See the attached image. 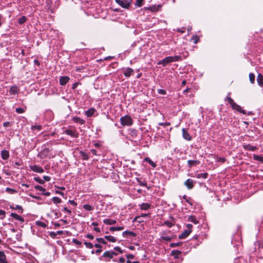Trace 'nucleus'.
Segmentation results:
<instances>
[{
    "label": "nucleus",
    "instance_id": "09e8293b",
    "mask_svg": "<svg viewBox=\"0 0 263 263\" xmlns=\"http://www.w3.org/2000/svg\"><path fill=\"white\" fill-rule=\"evenodd\" d=\"M84 244L85 245L86 247L88 248L91 249L92 248V247H93V245L91 242H85Z\"/></svg>",
    "mask_w": 263,
    "mask_h": 263
},
{
    "label": "nucleus",
    "instance_id": "de8ad7c7",
    "mask_svg": "<svg viewBox=\"0 0 263 263\" xmlns=\"http://www.w3.org/2000/svg\"><path fill=\"white\" fill-rule=\"evenodd\" d=\"M192 40L193 41V42L194 44H196L199 40V38H198V36L194 35V36H193V37L192 38Z\"/></svg>",
    "mask_w": 263,
    "mask_h": 263
},
{
    "label": "nucleus",
    "instance_id": "a211bd4d",
    "mask_svg": "<svg viewBox=\"0 0 263 263\" xmlns=\"http://www.w3.org/2000/svg\"><path fill=\"white\" fill-rule=\"evenodd\" d=\"M19 91L18 88L16 86H13L10 88L9 92L10 95H15Z\"/></svg>",
    "mask_w": 263,
    "mask_h": 263
},
{
    "label": "nucleus",
    "instance_id": "39448f33",
    "mask_svg": "<svg viewBox=\"0 0 263 263\" xmlns=\"http://www.w3.org/2000/svg\"><path fill=\"white\" fill-rule=\"evenodd\" d=\"M162 5L160 4L154 5L149 7H145L143 8V10L145 11L148 10L152 12H156L160 9Z\"/></svg>",
    "mask_w": 263,
    "mask_h": 263
},
{
    "label": "nucleus",
    "instance_id": "603ef678",
    "mask_svg": "<svg viewBox=\"0 0 263 263\" xmlns=\"http://www.w3.org/2000/svg\"><path fill=\"white\" fill-rule=\"evenodd\" d=\"M36 223L37 226H41L42 227H45L46 226V224L40 221H37Z\"/></svg>",
    "mask_w": 263,
    "mask_h": 263
},
{
    "label": "nucleus",
    "instance_id": "2f4dec72",
    "mask_svg": "<svg viewBox=\"0 0 263 263\" xmlns=\"http://www.w3.org/2000/svg\"><path fill=\"white\" fill-rule=\"evenodd\" d=\"M172 254L174 256L175 258H179V255L181 254V251L178 250H174L172 251Z\"/></svg>",
    "mask_w": 263,
    "mask_h": 263
},
{
    "label": "nucleus",
    "instance_id": "412c9836",
    "mask_svg": "<svg viewBox=\"0 0 263 263\" xmlns=\"http://www.w3.org/2000/svg\"><path fill=\"white\" fill-rule=\"evenodd\" d=\"M175 221L174 218H172V220L171 221H166L164 222V225L166 226L168 228H171L173 226L175 225Z\"/></svg>",
    "mask_w": 263,
    "mask_h": 263
},
{
    "label": "nucleus",
    "instance_id": "aec40b11",
    "mask_svg": "<svg viewBox=\"0 0 263 263\" xmlns=\"http://www.w3.org/2000/svg\"><path fill=\"white\" fill-rule=\"evenodd\" d=\"M122 235L123 237H126L128 236L135 237L136 236V234L133 232L126 231L122 233Z\"/></svg>",
    "mask_w": 263,
    "mask_h": 263
},
{
    "label": "nucleus",
    "instance_id": "0eeeda50",
    "mask_svg": "<svg viewBox=\"0 0 263 263\" xmlns=\"http://www.w3.org/2000/svg\"><path fill=\"white\" fill-rule=\"evenodd\" d=\"M29 167H30V168L32 171L36 172V173H43L44 172V169L42 167H41L37 165L34 164V165H30Z\"/></svg>",
    "mask_w": 263,
    "mask_h": 263
},
{
    "label": "nucleus",
    "instance_id": "b1692460",
    "mask_svg": "<svg viewBox=\"0 0 263 263\" xmlns=\"http://www.w3.org/2000/svg\"><path fill=\"white\" fill-rule=\"evenodd\" d=\"M244 148L247 151H254L256 149V147L255 146H252L250 144H247L243 145Z\"/></svg>",
    "mask_w": 263,
    "mask_h": 263
},
{
    "label": "nucleus",
    "instance_id": "680f3d73",
    "mask_svg": "<svg viewBox=\"0 0 263 263\" xmlns=\"http://www.w3.org/2000/svg\"><path fill=\"white\" fill-rule=\"evenodd\" d=\"M227 99L229 103L231 104V105H232L234 103L233 100L230 97H227Z\"/></svg>",
    "mask_w": 263,
    "mask_h": 263
},
{
    "label": "nucleus",
    "instance_id": "7ed1b4c3",
    "mask_svg": "<svg viewBox=\"0 0 263 263\" xmlns=\"http://www.w3.org/2000/svg\"><path fill=\"white\" fill-rule=\"evenodd\" d=\"M64 133L72 138H78L79 136L78 132H77L74 128H72V127L66 129Z\"/></svg>",
    "mask_w": 263,
    "mask_h": 263
},
{
    "label": "nucleus",
    "instance_id": "c85d7f7f",
    "mask_svg": "<svg viewBox=\"0 0 263 263\" xmlns=\"http://www.w3.org/2000/svg\"><path fill=\"white\" fill-rule=\"evenodd\" d=\"M104 238L107 239L108 241L112 242H115L116 241V238H115L112 236H110V235L105 236Z\"/></svg>",
    "mask_w": 263,
    "mask_h": 263
},
{
    "label": "nucleus",
    "instance_id": "a878e982",
    "mask_svg": "<svg viewBox=\"0 0 263 263\" xmlns=\"http://www.w3.org/2000/svg\"><path fill=\"white\" fill-rule=\"evenodd\" d=\"M187 220L189 221L192 222L193 223H194L195 224H197L199 222L198 220L196 219V217L194 216H189L187 218Z\"/></svg>",
    "mask_w": 263,
    "mask_h": 263
},
{
    "label": "nucleus",
    "instance_id": "4468645a",
    "mask_svg": "<svg viewBox=\"0 0 263 263\" xmlns=\"http://www.w3.org/2000/svg\"><path fill=\"white\" fill-rule=\"evenodd\" d=\"M10 215L12 218H13L14 219H15L17 220H18L19 221H20L21 222H23L24 221V218L22 216H20L19 215H18L16 213H11Z\"/></svg>",
    "mask_w": 263,
    "mask_h": 263
},
{
    "label": "nucleus",
    "instance_id": "ea45409f",
    "mask_svg": "<svg viewBox=\"0 0 263 263\" xmlns=\"http://www.w3.org/2000/svg\"><path fill=\"white\" fill-rule=\"evenodd\" d=\"M53 202L55 203H60L61 202V199L58 197H54L52 198Z\"/></svg>",
    "mask_w": 263,
    "mask_h": 263
},
{
    "label": "nucleus",
    "instance_id": "e2e57ef3",
    "mask_svg": "<svg viewBox=\"0 0 263 263\" xmlns=\"http://www.w3.org/2000/svg\"><path fill=\"white\" fill-rule=\"evenodd\" d=\"M72 242L76 245H80L81 243V242L80 241L76 239H73Z\"/></svg>",
    "mask_w": 263,
    "mask_h": 263
},
{
    "label": "nucleus",
    "instance_id": "9b49d317",
    "mask_svg": "<svg viewBox=\"0 0 263 263\" xmlns=\"http://www.w3.org/2000/svg\"><path fill=\"white\" fill-rule=\"evenodd\" d=\"M134 70L131 68H127L124 70L123 74L126 77H129L131 75L133 74Z\"/></svg>",
    "mask_w": 263,
    "mask_h": 263
},
{
    "label": "nucleus",
    "instance_id": "423d86ee",
    "mask_svg": "<svg viewBox=\"0 0 263 263\" xmlns=\"http://www.w3.org/2000/svg\"><path fill=\"white\" fill-rule=\"evenodd\" d=\"M116 2L120 5L121 7H122L123 8L125 9H128L130 5L131 2L129 0H115Z\"/></svg>",
    "mask_w": 263,
    "mask_h": 263
},
{
    "label": "nucleus",
    "instance_id": "f704fd0d",
    "mask_svg": "<svg viewBox=\"0 0 263 263\" xmlns=\"http://www.w3.org/2000/svg\"><path fill=\"white\" fill-rule=\"evenodd\" d=\"M136 2L135 5L137 7H140L142 6L143 4L144 0H135Z\"/></svg>",
    "mask_w": 263,
    "mask_h": 263
},
{
    "label": "nucleus",
    "instance_id": "69168bd1",
    "mask_svg": "<svg viewBox=\"0 0 263 263\" xmlns=\"http://www.w3.org/2000/svg\"><path fill=\"white\" fill-rule=\"evenodd\" d=\"M68 202L73 205H77V203L73 200H69Z\"/></svg>",
    "mask_w": 263,
    "mask_h": 263
},
{
    "label": "nucleus",
    "instance_id": "6e6552de",
    "mask_svg": "<svg viewBox=\"0 0 263 263\" xmlns=\"http://www.w3.org/2000/svg\"><path fill=\"white\" fill-rule=\"evenodd\" d=\"M118 255V253L114 251H105L103 256L104 257H107L109 258H112L114 256Z\"/></svg>",
    "mask_w": 263,
    "mask_h": 263
},
{
    "label": "nucleus",
    "instance_id": "393cba45",
    "mask_svg": "<svg viewBox=\"0 0 263 263\" xmlns=\"http://www.w3.org/2000/svg\"><path fill=\"white\" fill-rule=\"evenodd\" d=\"M103 222L104 223L109 225L114 224L116 223V221L115 220L109 218L104 219Z\"/></svg>",
    "mask_w": 263,
    "mask_h": 263
},
{
    "label": "nucleus",
    "instance_id": "f03ea898",
    "mask_svg": "<svg viewBox=\"0 0 263 263\" xmlns=\"http://www.w3.org/2000/svg\"><path fill=\"white\" fill-rule=\"evenodd\" d=\"M121 124L123 126H130L133 124V120L129 116L125 115L120 118Z\"/></svg>",
    "mask_w": 263,
    "mask_h": 263
},
{
    "label": "nucleus",
    "instance_id": "13d9d810",
    "mask_svg": "<svg viewBox=\"0 0 263 263\" xmlns=\"http://www.w3.org/2000/svg\"><path fill=\"white\" fill-rule=\"evenodd\" d=\"M82 156H83V158L84 160H87L88 159L89 157L87 154H85L84 153H82Z\"/></svg>",
    "mask_w": 263,
    "mask_h": 263
},
{
    "label": "nucleus",
    "instance_id": "37998d69",
    "mask_svg": "<svg viewBox=\"0 0 263 263\" xmlns=\"http://www.w3.org/2000/svg\"><path fill=\"white\" fill-rule=\"evenodd\" d=\"M116 252L119 254H121L123 253V250L119 247H116L114 248V251Z\"/></svg>",
    "mask_w": 263,
    "mask_h": 263
},
{
    "label": "nucleus",
    "instance_id": "bf43d9fd",
    "mask_svg": "<svg viewBox=\"0 0 263 263\" xmlns=\"http://www.w3.org/2000/svg\"><path fill=\"white\" fill-rule=\"evenodd\" d=\"M15 210H19V211H21V212H23V209H22V208L21 206L20 205H16L15 208Z\"/></svg>",
    "mask_w": 263,
    "mask_h": 263
},
{
    "label": "nucleus",
    "instance_id": "a18cd8bd",
    "mask_svg": "<svg viewBox=\"0 0 263 263\" xmlns=\"http://www.w3.org/2000/svg\"><path fill=\"white\" fill-rule=\"evenodd\" d=\"M99 243H103V244H106V242L103 238H97L96 239Z\"/></svg>",
    "mask_w": 263,
    "mask_h": 263
},
{
    "label": "nucleus",
    "instance_id": "dca6fc26",
    "mask_svg": "<svg viewBox=\"0 0 263 263\" xmlns=\"http://www.w3.org/2000/svg\"><path fill=\"white\" fill-rule=\"evenodd\" d=\"M1 157L3 160H7L9 157V153L7 150H3L1 152Z\"/></svg>",
    "mask_w": 263,
    "mask_h": 263
},
{
    "label": "nucleus",
    "instance_id": "864d4df0",
    "mask_svg": "<svg viewBox=\"0 0 263 263\" xmlns=\"http://www.w3.org/2000/svg\"><path fill=\"white\" fill-rule=\"evenodd\" d=\"M254 158L255 160H258V161H261L263 160V157H262L261 156H259L254 155Z\"/></svg>",
    "mask_w": 263,
    "mask_h": 263
},
{
    "label": "nucleus",
    "instance_id": "3c124183",
    "mask_svg": "<svg viewBox=\"0 0 263 263\" xmlns=\"http://www.w3.org/2000/svg\"><path fill=\"white\" fill-rule=\"evenodd\" d=\"M158 124L160 126H167L170 125L171 124L170 122H164V123L160 122L158 123Z\"/></svg>",
    "mask_w": 263,
    "mask_h": 263
},
{
    "label": "nucleus",
    "instance_id": "a19ab883",
    "mask_svg": "<svg viewBox=\"0 0 263 263\" xmlns=\"http://www.w3.org/2000/svg\"><path fill=\"white\" fill-rule=\"evenodd\" d=\"M83 208L88 211H91L93 209L90 205L87 204L83 205Z\"/></svg>",
    "mask_w": 263,
    "mask_h": 263
},
{
    "label": "nucleus",
    "instance_id": "c03bdc74",
    "mask_svg": "<svg viewBox=\"0 0 263 263\" xmlns=\"http://www.w3.org/2000/svg\"><path fill=\"white\" fill-rule=\"evenodd\" d=\"M6 191L10 194H14L16 192V191L15 190H14L13 189L9 188V187H7L6 189Z\"/></svg>",
    "mask_w": 263,
    "mask_h": 263
},
{
    "label": "nucleus",
    "instance_id": "6ab92c4d",
    "mask_svg": "<svg viewBox=\"0 0 263 263\" xmlns=\"http://www.w3.org/2000/svg\"><path fill=\"white\" fill-rule=\"evenodd\" d=\"M139 206L141 210L146 211L151 208V204L148 203H142Z\"/></svg>",
    "mask_w": 263,
    "mask_h": 263
},
{
    "label": "nucleus",
    "instance_id": "774afa93",
    "mask_svg": "<svg viewBox=\"0 0 263 263\" xmlns=\"http://www.w3.org/2000/svg\"><path fill=\"white\" fill-rule=\"evenodd\" d=\"M10 125V123L9 122H4L3 124V126L5 127H8Z\"/></svg>",
    "mask_w": 263,
    "mask_h": 263
},
{
    "label": "nucleus",
    "instance_id": "7c9ffc66",
    "mask_svg": "<svg viewBox=\"0 0 263 263\" xmlns=\"http://www.w3.org/2000/svg\"><path fill=\"white\" fill-rule=\"evenodd\" d=\"M208 174L207 173H200L196 175L197 178L206 179L208 177Z\"/></svg>",
    "mask_w": 263,
    "mask_h": 263
},
{
    "label": "nucleus",
    "instance_id": "8fccbe9b",
    "mask_svg": "<svg viewBox=\"0 0 263 263\" xmlns=\"http://www.w3.org/2000/svg\"><path fill=\"white\" fill-rule=\"evenodd\" d=\"M181 244V243H180V242L172 243L170 245V247H172V248L180 246Z\"/></svg>",
    "mask_w": 263,
    "mask_h": 263
},
{
    "label": "nucleus",
    "instance_id": "4be33fe9",
    "mask_svg": "<svg viewBox=\"0 0 263 263\" xmlns=\"http://www.w3.org/2000/svg\"><path fill=\"white\" fill-rule=\"evenodd\" d=\"M0 263H8L6 255L2 251H0Z\"/></svg>",
    "mask_w": 263,
    "mask_h": 263
},
{
    "label": "nucleus",
    "instance_id": "5701e85b",
    "mask_svg": "<svg viewBox=\"0 0 263 263\" xmlns=\"http://www.w3.org/2000/svg\"><path fill=\"white\" fill-rule=\"evenodd\" d=\"M257 81L260 86L263 87V76L260 73H259L257 77Z\"/></svg>",
    "mask_w": 263,
    "mask_h": 263
},
{
    "label": "nucleus",
    "instance_id": "c9c22d12",
    "mask_svg": "<svg viewBox=\"0 0 263 263\" xmlns=\"http://www.w3.org/2000/svg\"><path fill=\"white\" fill-rule=\"evenodd\" d=\"M136 180H137L138 183H139V184L140 186H143L147 187V183H146V182L142 181L141 180V179L140 178H137Z\"/></svg>",
    "mask_w": 263,
    "mask_h": 263
},
{
    "label": "nucleus",
    "instance_id": "473e14b6",
    "mask_svg": "<svg viewBox=\"0 0 263 263\" xmlns=\"http://www.w3.org/2000/svg\"><path fill=\"white\" fill-rule=\"evenodd\" d=\"M124 227H110L109 230L111 231H121L123 230Z\"/></svg>",
    "mask_w": 263,
    "mask_h": 263
},
{
    "label": "nucleus",
    "instance_id": "9d476101",
    "mask_svg": "<svg viewBox=\"0 0 263 263\" xmlns=\"http://www.w3.org/2000/svg\"><path fill=\"white\" fill-rule=\"evenodd\" d=\"M182 132L183 138L184 139H185L187 141H191L192 140V137L184 128H182Z\"/></svg>",
    "mask_w": 263,
    "mask_h": 263
},
{
    "label": "nucleus",
    "instance_id": "c756f323",
    "mask_svg": "<svg viewBox=\"0 0 263 263\" xmlns=\"http://www.w3.org/2000/svg\"><path fill=\"white\" fill-rule=\"evenodd\" d=\"M199 162L197 160H188L187 164L189 165L190 167H191L193 165H196L197 164H199Z\"/></svg>",
    "mask_w": 263,
    "mask_h": 263
},
{
    "label": "nucleus",
    "instance_id": "20e7f679",
    "mask_svg": "<svg viewBox=\"0 0 263 263\" xmlns=\"http://www.w3.org/2000/svg\"><path fill=\"white\" fill-rule=\"evenodd\" d=\"M193 226L191 224L186 225V229L179 236V239H184L188 236L192 232Z\"/></svg>",
    "mask_w": 263,
    "mask_h": 263
},
{
    "label": "nucleus",
    "instance_id": "72a5a7b5",
    "mask_svg": "<svg viewBox=\"0 0 263 263\" xmlns=\"http://www.w3.org/2000/svg\"><path fill=\"white\" fill-rule=\"evenodd\" d=\"M41 128H42V126L40 125H33L31 127V130H32L33 131H35V130L40 131L41 130Z\"/></svg>",
    "mask_w": 263,
    "mask_h": 263
},
{
    "label": "nucleus",
    "instance_id": "0e129e2a",
    "mask_svg": "<svg viewBox=\"0 0 263 263\" xmlns=\"http://www.w3.org/2000/svg\"><path fill=\"white\" fill-rule=\"evenodd\" d=\"M126 257L128 259H133L134 258V255H133V254H128L127 256H126Z\"/></svg>",
    "mask_w": 263,
    "mask_h": 263
},
{
    "label": "nucleus",
    "instance_id": "5fc2aeb1",
    "mask_svg": "<svg viewBox=\"0 0 263 263\" xmlns=\"http://www.w3.org/2000/svg\"><path fill=\"white\" fill-rule=\"evenodd\" d=\"M43 179H43V180H44V182H45V181H49L50 180L51 178L49 176H44Z\"/></svg>",
    "mask_w": 263,
    "mask_h": 263
},
{
    "label": "nucleus",
    "instance_id": "ddd939ff",
    "mask_svg": "<svg viewBox=\"0 0 263 263\" xmlns=\"http://www.w3.org/2000/svg\"><path fill=\"white\" fill-rule=\"evenodd\" d=\"M72 120L76 123L82 125L84 124L85 120L82 119V118L78 117H73L72 118Z\"/></svg>",
    "mask_w": 263,
    "mask_h": 263
},
{
    "label": "nucleus",
    "instance_id": "6e6d98bb",
    "mask_svg": "<svg viewBox=\"0 0 263 263\" xmlns=\"http://www.w3.org/2000/svg\"><path fill=\"white\" fill-rule=\"evenodd\" d=\"M158 93L161 95H165L166 91L164 89H160L158 90Z\"/></svg>",
    "mask_w": 263,
    "mask_h": 263
},
{
    "label": "nucleus",
    "instance_id": "4d7b16f0",
    "mask_svg": "<svg viewBox=\"0 0 263 263\" xmlns=\"http://www.w3.org/2000/svg\"><path fill=\"white\" fill-rule=\"evenodd\" d=\"M146 216L149 217L150 216V214L149 213H148V214H141L139 216L137 217L136 218H139V217H146Z\"/></svg>",
    "mask_w": 263,
    "mask_h": 263
},
{
    "label": "nucleus",
    "instance_id": "f3484780",
    "mask_svg": "<svg viewBox=\"0 0 263 263\" xmlns=\"http://www.w3.org/2000/svg\"><path fill=\"white\" fill-rule=\"evenodd\" d=\"M184 184L187 189H192L193 187V181L192 179H188L185 181Z\"/></svg>",
    "mask_w": 263,
    "mask_h": 263
},
{
    "label": "nucleus",
    "instance_id": "052dcab7",
    "mask_svg": "<svg viewBox=\"0 0 263 263\" xmlns=\"http://www.w3.org/2000/svg\"><path fill=\"white\" fill-rule=\"evenodd\" d=\"M79 84V83H78V82H76V83H73L72 84V88L73 89H75L77 87V86H78V85Z\"/></svg>",
    "mask_w": 263,
    "mask_h": 263
},
{
    "label": "nucleus",
    "instance_id": "58836bf2",
    "mask_svg": "<svg viewBox=\"0 0 263 263\" xmlns=\"http://www.w3.org/2000/svg\"><path fill=\"white\" fill-rule=\"evenodd\" d=\"M26 17L25 16H23L18 19V23L20 24H23L26 21Z\"/></svg>",
    "mask_w": 263,
    "mask_h": 263
},
{
    "label": "nucleus",
    "instance_id": "338daca9",
    "mask_svg": "<svg viewBox=\"0 0 263 263\" xmlns=\"http://www.w3.org/2000/svg\"><path fill=\"white\" fill-rule=\"evenodd\" d=\"M63 210L64 212H67L69 214H70L71 213V211L68 210L67 208H64Z\"/></svg>",
    "mask_w": 263,
    "mask_h": 263
},
{
    "label": "nucleus",
    "instance_id": "1a4fd4ad",
    "mask_svg": "<svg viewBox=\"0 0 263 263\" xmlns=\"http://www.w3.org/2000/svg\"><path fill=\"white\" fill-rule=\"evenodd\" d=\"M70 80V78L67 76H61L60 77L59 81L60 85H65Z\"/></svg>",
    "mask_w": 263,
    "mask_h": 263
},
{
    "label": "nucleus",
    "instance_id": "79ce46f5",
    "mask_svg": "<svg viewBox=\"0 0 263 263\" xmlns=\"http://www.w3.org/2000/svg\"><path fill=\"white\" fill-rule=\"evenodd\" d=\"M34 180L40 184H43L44 183V180L40 177H34Z\"/></svg>",
    "mask_w": 263,
    "mask_h": 263
},
{
    "label": "nucleus",
    "instance_id": "f257e3e1",
    "mask_svg": "<svg viewBox=\"0 0 263 263\" xmlns=\"http://www.w3.org/2000/svg\"><path fill=\"white\" fill-rule=\"evenodd\" d=\"M181 57L180 55H175L172 57H167L158 62V65H162L165 66L168 64L180 60Z\"/></svg>",
    "mask_w": 263,
    "mask_h": 263
},
{
    "label": "nucleus",
    "instance_id": "e433bc0d",
    "mask_svg": "<svg viewBox=\"0 0 263 263\" xmlns=\"http://www.w3.org/2000/svg\"><path fill=\"white\" fill-rule=\"evenodd\" d=\"M249 80L252 84L254 83L255 82V75L252 73L249 74Z\"/></svg>",
    "mask_w": 263,
    "mask_h": 263
},
{
    "label": "nucleus",
    "instance_id": "49530a36",
    "mask_svg": "<svg viewBox=\"0 0 263 263\" xmlns=\"http://www.w3.org/2000/svg\"><path fill=\"white\" fill-rule=\"evenodd\" d=\"M25 109L23 108H16L15 111L18 114H22L25 112Z\"/></svg>",
    "mask_w": 263,
    "mask_h": 263
},
{
    "label": "nucleus",
    "instance_id": "4c0bfd02",
    "mask_svg": "<svg viewBox=\"0 0 263 263\" xmlns=\"http://www.w3.org/2000/svg\"><path fill=\"white\" fill-rule=\"evenodd\" d=\"M34 188L37 191H40L43 192H45L46 191L45 189L41 185H35L34 186Z\"/></svg>",
    "mask_w": 263,
    "mask_h": 263
},
{
    "label": "nucleus",
    "instance_id": "f8f14e48",
    "mask_svg": "<svg viewBox=\"0 0 263 263\" xmlns=\"http://www.w3.org/2000/svg\"><path fill=\"white\" fill-rule=\"evenodd\" d=\"M231 106L233 109H235L236 110H237L243 114H246V111L244 110L241 109V107H240V106L237 105L235 102L231 105Z\"/></svg>",
    "mask_w": 263,
    "mask_h": 263
},
{
    "label": "nucleus",
    "instance_id": "cd10ccee",
    "mask_svg": "<svg viewBox=\"0 0 263 263\" xmlns=\"http://www.w3.org/2000/svg\"><path fill=\"white\" fill-rule=\"evenodd\" d=\"M161 239L163 240L168 241L172 239V237L166 235L165 234V232H163L162 234V236H161Z\"/></svg>",
    "mask_w": 263,
    "mask_h": 263
},
{
    "label": "nucleus",
    "instance_id": "2eb2a0df",
    "mask_svg": "<svg viewBox=\"0 0 263 263\" xmlns=\"http://www.w3.org/2000/svg\"><path fill=\"white\" fill-rule=\"evenodd\" d=\"M96 112V109L93 108H90L88 110L85 111V114L87 117H90L92 116Z\"/></svg>",
    "mask_w": 263,
    "mask_h": 263
},
{
    "label": "nucleus",
    "instance_id": "bb28decb",
    "mask_svg": "<svg viewBox=\"0 0 263 263\" xmlns=\"http://www.w3.org/2000/svg\"><path fill=\"white\" fill-rule=\"evenodd\" d=\"M144 160L148 162L153 168L156 166V164L149 158L145 157Z\"/></svg>",
    "mask_w": 263,
    "mask_h": 263
}]
</instances>
